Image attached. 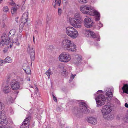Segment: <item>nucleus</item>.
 Here are the masks:
<instances>
[{
    "mask_svg": "<svg viewBox=\"0 0 128 128\" xmlns=\"http://www.w3.org/2000/svg\"><path fill=\"white\" fill-rule=\"evenodd\" d=\"M115 102L117 103L118 104H119L120 103V101L117 99H116Z\"/></svg>",
    "mask_w": 128,
    "mask_h": 128,
    "instance_id": "nucleus-43",
    "label": "nucleus"
},
{
    "mask_svg": "<svg viewBox=\"0 0 128 128\" xmlns=\"http://www.w3.org/2000/svg\"><path fill=\"white\" fill-rule=\"evenodd\" d=\"M49 20H50V19L49 18H48Z\"/></svg>",
    "mask_w": 128,
    "mask_h": 128,
    "instance_id": "nucleus-60",
    "label": "nucleus"
},
{
    "mask_svg": "<svg viewBox=\"0 0 128 128\" xmlns=\"http://www.w3.org/2000/svg\"><path fill=\"white\" fill-rule=\"evenodd\" d=\"M66 32L68 36L73 39L76 38L78 36V32L72 27H67L66 29Z\"/></svg>",
    "mask_w": 128,
    "mask_h": 128,
    "instance_id": "nucleus-6",
    "label": "nucleus"
},
{
    "mask_svg": "<svg viewBox=\"0 0 128 128\" xmlns=\"http://www.w3.org/2000/svg\"><path fill=\"white\" fill-rule=\"evenodd\" d=\"M105 93L106 95V99L107 100H110L111 98L113 96V94L112 92L109 90L107 92H106Z\"/></svg>",
    "mask_w": 128,
    "mask_h": 128,
    "instance_id": "nucleus-20",
    "label": "nucleus"
},
{
    "mask_svg": "<svg viewBox=\"0 0 128 128\" xmlns=\"http://www.w3.org/2000/svg\"><path fill=\"white\" fill-rule=\"evenodd\" d=\"M18 18L17 19H16V22H17V23H18Z\"/></svg>",
    "mask_w": 128,
    "mask_h": 128,
    "instance_id": "nucleus-50",
    "label": "nucleus"
},
{
    "mask_svg": "<svg viewBox=\"0 0 128 128\" xmlns=\"http://www.w3.org/2000/svg\"><path fill=\"white\" fill-rule=\"evenodd\" d=\"M8 48H5L3 50V52L4 53H6L8 50Z\"/></svg>",
    "mask_w": 128,
    "mask_h": 128,
    "instance_id": "nucleus-42",
    "label": "nucleus"
},
{
    "mask_svg": "<svg viewBox=\"0 0 128 128\" xmlns=\"http://www.w3.org/2000/svg\"><path fill=\"white\" fill-rule=\"evenodd\" d=\"M61 3V0H53V5L54 8H56V6H60Z\"/></svg>",
    "mask_w": 128,
    "mask_h": 128,
    "instance_id": "nucleus-21",
    "label": "nucleus"
},
{
    "mask_svg": "<svg viewBox=\"0 0 128 128\" xmlns=\"http://www.w3.org/2000/svg\"><path fill=\"white\" fill-rule=\"evenodd\" d=\"M67 0H63L64 1H66Z\"/></svg>",
    "mask_w": 128,
    "mask_h": 128,
    "instance_id": "nucleus-55",
    "label": "nucleus"
},
{
    "mask_svg": "<svg viewBox=\"0 0 128 128\" xmlns=\"http://www.w3.org/2000/svg\"><path fill=\"white\" fill-rule=\"evenodd\" d=\"M10 88L8 86H5L3 88V91L4 93L7 94L10 92Z\"/></svg>",
    "mask_w": 128,
    "mask_h": 128,
    "instance_id": "nucleus-23",
    "label": "nucleus"
},
{
    "mask_svg": "<svg viewBox=\"0 0 128 128\" xmlns=\"http://www.w3.org/2000/svg\"><path fill=\"white\" fill-rule=\"evenodd\" d=\"M37 88V90H38V88Z\"/></svg>",
    "mask_w": 128,
    "mask_h": 128,
    "instance_id": "nucleus-58",
    "label": "nucleus"
},
{
    "mask_svg": "<svg viewBox=\"0 0 128 128\" xmlns=\"http://www.w3.org/2000/svg\"><path fill=\"white\" fill-rule=\"evenodd\" d=\"M80 10L83 14L91 16L95 15V20L96 21L99 20L100 19V13L95 10L92 7L88 6H82L80 7Z\"/></svg>",
    "mask_w": 128,
    "mask_h": 128,
    "instance_id": "nucleus-1",
    "label": "nucleus"
},
{
    "mask_svg": "<svg viewBox=\"0 0 128 128\" xmlns=\"http://www.w3.org/2000/svg\"><path fill=\"white\" fill-rule=\"evenodd\" d=\"M30 87L32 88H33V86H30Z\"/></svg>",
    "mask_w": 128,
    "mask_h": 128,
    "instance_id": "nucleus-54",
    "label": "nucleus"
},
{
    "mask_svg": "<svg viewBox=\"0 0 128 128\" xmlns=\"http://www.w3.org/2000/svg\"><path fill=\"white\" fill-rule=\"evenodd\" d=\"M20 44L19 43L17 44V45L18 46H19Z\"/></svg>",
    "mask_w": 128,
    "mask_h": 128,
    "instance_id": "nucleus-52",
    "label": "nucleus"
},
{
    "mask_svg": "<svg viewBox=\"0 0 128 128\" xmlns=\"http://www.w3.org/2000/svg\"><path fill=\"white\" fill-rule=\"evenodd\" d=\"M20 128H29V126H24L23 124H22L20 127Z\"/></svg>",
    "mask_w": 128,
    "mask_h": 128,
    "instance_id": "nucleus-40",
    "label": "nucleus"
},
{
    "mask_svg": "<svg viewBox=\"0 0 128 128\" xmlns=\"http://www.w3.org/2000/svg\"><path fill=\"white\" fill-rule=\"evenodd\" d=\"M8 103L9 104L13 103V100L12 98L10 96H8L6 100Z\"/></svg>",
    "mask_w": 128,
    "mask_h": 128,
    "instance_id": "nucleus-25",
    "label": "nucleus"
},
{
    "mask_svg": "<svg viewBox=\"0 0 128 128\" xmlns=\"http://www.w3.org/2000/svg\"><path fill=\"white\" fill-rule=\"evenodd\" d=\"M84 22L85 26L88 28H91L94 24L92 19L90 17L87 16L84 19Z\"/></svg>",
    "mask_w": 128,
    "mask_h": 128,
    "instance_id": "nucleus-10",
    "label": "nucleus"
},
{
    "mask_svg": "<svg viewBox=\"0 0 128 128\" xmlns=\"http://www.w3.org/2000/svg\"><path fill=\"white\" fill-rule=\"evenodd\" d=\"M46 74L47 75L48 78H50V76L51 75H52V73L51 72L50 69V68L46 72Z\"/></svg>",
    "mask_w": 128,
    "mask_h": 128,
    "instance_id": "nucleus-28",
    "label": "nucleus"
},
{
    "mask_svg": "<svg viewBox=\"0 0 128 128\" xmlns=\"http://www.w3.org/2000/svg\"><path fill=\"white\" fill-rule=\"evenodd\" d=\"M4 104H2V102H0V109L2 110H4Z\"/></svg>",
    "mask_w": 128,
    "mask_h": 128,
    "instance_id": "nucleus-34",
    "label": "nucleus"
},
{
    "mask_svg": "<svg viewBox=\"0 0 128 128\" xmlns=\"http://www.w3.org/2000/svg\"><path fill=\"white\" fill-rule=\"evenodd\" d=\"M3 10L4 12H9V9L8 6L4 7L3 9Z\"/></svg>",
    "mask_w": 128,
    "mask_h": 128,
    "instance_id": "nucleus-31",
    "label": "nucleus"
},
{
    "mask_svg": "<svg viewBox=\"0 0 128 128\" xmlns=\"http://www.w3.org/2000/svg\"><path fill=\"white\" fill-rule=\"evenodd\" d=\"M34 93H35V94L37 95V92H35Z\"/></svg>",
    "mask_w": 128,
    "mask_h": 128,
    "instance_id": "nucleus-53",
    "label": "nucleus"
},
{
    "mask_svg": "<svg viewBox=\"0 0 128 128\" xmlns=\"http://www.w3.org/2000/svg\"><path fill=\"white\" fill-rule=\"evenodd\" d=\"M16 8L13 7L11 10V12L12 14H14L16 13L17 11Z\"/></svg>",
    "mask_w": 128,
    "mask_h": 128,
    "instance_id": "nucleus-30",
    "label": "nucleus"
},
{
    "mask_svg": "<svg viewBox=\"0 0 128 128\" xmlns=\"http://www.w3.org/2000/svg\"><path fill=\"white\" fill-rule=\"evenodd\" d=\"M3 112H0V122L3 126H5L8 124V122L6 115Z\"/></svg>",
    "mask_w": 128,
    "mask_h": 128,
    "instance_id": "nucleus-9",
    "label": "nucleus"
},
{
    "mask_svg": "<svg viewBox=\"0 0 128 128\" xmlns=\"http://www.w3.org/2000/svg\"><path fill=\"white\" fill-rule=\"evenodd\" d=\"M62 73H64L66 76L68 74V72L66 70H64Z\"/></svg>",
    "mask_w": 128,
    "mask_h": 128,
    "instance_id": "nucleus-37",
    "label": "nucleus"
},
{
    "mask_svg": "<svg viewBox=\"0 0 128 128\" xmlns=\"http://www.w3.org/2000/svg\"><path fill=\"white\" fill-rule=\"evenodd\" d=\"M76 76V75H74L72 74V75L71 77H70V79L72 80Z\"/></svg>",
    "mask_w": 128,
    "mask_h": 128,
    "instance_id": "nucleus-38",
    "label": "nucleus"
},
{
    "mask_svg": "<svg viewBox=\"0 0 128 128\" xmlns=\"http://www.w3.org/2000/svg\"><path fill=\"white\" fill-rule=\"evenodd\" d=\"M31 116L30 115L27 116V117L26 118L22 124L24 126H29L30 124V120L31 119Z\"/></svg>",
    "mask_w": 128,
    "mask_h": 128,
    "instance_id": "nucleus-18",
    "label": "nucleus"
},
{
    "mask_svg": "<svg viewBox=\"0 0 128 128\" xmlns=\"http://www.w3.org/2000/svg\"><path fill=\"white\" fill-rule=\"evenodd\" d=\"M80 4H83L84 3H87L88 1L87 0H78Z\"/></svg>",
    "mask_w": 128,
    "mask_h": 128,
    "instance_id": "nucleus-32",
    "label": "nucleus"
},
{
    "mask_svg": "<svg viewBox=\"0 0 128 128\" xmlns=\"http://www.w3.org/2000/svg\"><path fill=\"white\" fill-rule=\"evenodd\" d=\"M24 71L27 74H31V70L30 68H28V69Z\"/></svg>",
    "mask_w": 128,
    "mask_h": 128,
    "instance_id": "nucleus-33",
    "label": "nucleus"
},
{
    "mask_svg": "<svg viewBox=\"0 0 128 128\" xmlns=\"http://www.w3.org/2000/svg\"><path fill=\"white\" fill-rule=\"evenodd\" d=\"M8 17L6 14H4L2 16V20L4 22L7 21L8 20Z\"/></svg>",
    "mask_w": 128,
    "mask_h": 128,
    "instance_id": "nucleus-29",
    "label": "nucleus"
},
{
    "mask_svg": "<svg viewBox=\"0 0 128 128\" xmlns=\"http://www.w3.org/2000/svg\"><path fill=\"white\" fill-rule=\"evenodd\" d=\"M13 38H12V39L11 40H8V39L6 40V46L8 48H11L13 45V43H16L18 41V39L16 38V39H13Z\"/></svg>",
    "mask_w": 128,
    "mask_h": 128,
    "instance_id": "nucleus-14",
    "label": "nucleus"
},
{
    "mask_svg": "<svg viewBox=\"0 0 128 128\" xmlns=\"http://www.w3.org/2000/svg\"><path fill=\"white\" fill-rule=\"evenodd\" d=\"M112 110V108L110 105L104 106L102 108V112L104 118L106 120H111L110 113Z\"/></svg>",
    "mask_w": 128,
    "mask_h": 128,
    "instance_id": "nucleus-5",
    "label": "nucleus"
},
{
    "mask_svg": "<svg viewBox=\"0 0 128 128\" xmlns=\"http://www.w3.org/2000/svg\"><path fill=\"white\" fill-rule=\"evenodd\" d=\"M125 106L127 108H128V104L127 103H125Z\"/></svg>",
    "mask_w": 128,
    "mask_h": 128,
    "instance_id": "nucleus-44",
    "label": "nucleus"
},
{
    "mask_svg": "<svg viewBox=\"0 0 128 128\" xmlns=\"http://www.w3.org/2000/svg\"><path fill=\"white\" fill-rule=\"evenodd\" d=\"M30 55L32 61H34V60L35 54L34 49L33 46H32L30 50Z\"/></svg>",
    "mask_w": 128,
    "mask_h": 128,
    "instance_id": "nucleus-17",
    "label": "nucleus"
},
{
    "mask_svg": "<svg viewBox=\"0 0 128 128\" xmlns=\"http://www.w3.org/2000/svg\"><path fill=\"white\" fill-rule=\"evenodd\" d=\"M88 34L90 35L91 37L92 38H96L97 41H100V36L92 32H88Z\"/></svg>",
    "mask_w": 128,
    "mask_h": 128,
    "instance_id": "nucleus-15",
    "label": "nucleus"
},
{
    "mask_svg": "<svg viewBox=\"0 0 128 128\" xmlns=\"http://www.w3.org/2000/svg\"><path fill=\"white\" fill-rule=\"evenodd\" d=\"M82 56H80L77 55L76 56V63L79 64L82 60Z\"/></svg>",
    "mask_w": 128,
    "mask_h": 128,
    "instance_id": "nucleus-24",
    "label": "nucleus"
},
{
    "mask_svg": "<svg viewBox=\"0 0 128 128\" xmlns=\"http://www.w3.org/2000/svg\"><path fill=\"white\" fill-rule=\"evenodd\" d=\"M88 122L94 125L97 124V120L96 118L94 117H89L88 118Z\"/></svg>",
    "mask_w": 128,
    "mask_h": 128,
    "instance_id": "nucleus-16",
    "label": "nucleus"
},
{
    "mask_svg": "<svg viewBox=\"0 0 128 128\" xmlns=\"http://www.w3.org/2000/svg\"><path fill=\"white\" fill-rule=\"evenodd\" d=\"M3 63H5L4 60H0V66H2Z\"/></svg>",
    "mask_w": 128,
    "mask_h": 128,
    "instance_id": "nucleus-36",
    "label": "nucleus"
},
{
    "mask_svg": "<svg viewBox=\"0 0 128 128\" xmlns=\"http://www.w3.org/2000/svg\"><path fill=\"white\" fill-rule=\"evenodd\" d=\"M4 60L5 63H10L12 62V59L11 57L7 56Z\"/></svg>",
    "mask_w": 128,
    "mask_h": 128,
    "instance_id": "nucleus-26",
    "label": "nucleus"
},
{
    "mask_svg": "<svg viewBox=\"0 0 128 128\" xmlns=\"http://www.w3.org/2000/svg\"><path fill=\"white\" fill-rule=\"evenodd\" d=\"M16 32V30L14 29H13L10 30L8 34V37L9 40H11L15 36Z\"/></svg>",
    "mask_w": 128,
    "mask_h": 128,
    "instance_id": "nucleus-19",
    "label": "nucleus"
},
{
    "mask_svg": "<svg viewBox=\"0 0 128 128\" xmlns=\"http://www.w3.org/2000/svg\"><path fill=\"white\" fill-rule=\"evenodd\" d=\"M48 18L47 19V20H48Z\"/></svg>",
    "mask_w": 128,
    "mask_h": 128,
    "instance_id": "nucleus-59",
    "label": "nucleus"
},
{
    "mask_svg": "<svg viewBox=\"0 0 128 128\" xmlns=\"http://www.w3.org/2000/svg\"><path fill=\"white\" fill-rule=\"evenodd\" d=\"M29 47H30V46H28V48H29Z\"/></svg>",
    "mask_w": 128,
    "mask_h": 128,
    "instance_id": "nucleus-61",
    "label": "nucleus"
},
{
    "mask_svg": "<svg viewBox=\"0 0 128 128\" xmlns=\"http://www.w3.org/2000/svg\"><path fill=\"white\" fill-rule=\"evenodd\" d=\"M17 94H18V92H17Z\"/></svg>",
    "mask_w": 128,
    "mask_h": 128,
    "instance_id": "nucleus-57",
    "label": "nucleus"
},
{
    "mask_svg": "<svg viewBox=\"0 0 128 128\" xmlns=\"http://www.w3.org/2000/svg\"><path fill=\"white\" fill-rule=\"evenodd\" d=\"M30 78H28L27 79V80L28 81H30Z\"/></svg>",
    "mask_w": 128,
    "mask_h": 128,
    "instance_id": "nucleus-47",
    "label": "nucleus"
},
{
    "mask_svg": "<svg viewBox=\"0 0 128 128\" xmlns=\"http://www.w3.org/2000/svg\"><path fill=\"white\" fill-rule=\"evenodd\" d=\"M42 10H40V14H42Z\"/></svg>",
    "mask_w": 128,
    "mask_h": 128,
    "instance_id": "nucleus-46",
    "label": "nucleus"
},
{
    "mask_svg": "<svg viewBox=\"0 0 128 128\" xmlns=\"http://www.w3.org/2000/svg\"><path fill=\"white\" fill-rule=\"evenodd\" d=\"M29 68H30L29 66L27 64L25 63L23 64L22 68L24 70H26Z\"/></svg>",
    "mask_w": 128,
    "mask_h": 128,
    "instance_id": "nucleus-27",
    "label": "nucleus"
},
{
    "mask_svg": "<svg viewBox=\"0 0 128 128\" xmlns=\"http://www.w3.org/2000/svg\"><path fill=\"white\" fill-rule=\"evenodd\" d=\"M34 40H35L34 36H33V41H34V43L35 42Z\"/></svg>",
    "mask_w": 128,
    "mask_h": 128,
    "instance_id": "nucleus-48",
    "label": "nucleus"
},
{
    "mask_svg": "<svg viewBox=\"0 0 128 128\" xmlns=\"http://www.w3.org/2000/svg\"><path fill=\"white\" fill-rule=\"evenodd\" d=\"M57 110H58V111H59L60 112V108L59 107H58L57 108Z\"/></svg>",
    "mask_w": 128,
    "mask_h": 128,
    "instance_id": "nucleus-45",
    "label": "nucleus"
},
{
    "mask_svg": "<svg viewBox=\"0 0 128 128\" xmlns=\"http://www.w3.org/2000/svg\"><path fill=\"white\" fill-rule=\"evenodd\" d=\"M122 89L124 93L128 94V84H124Z\"/></svg>",
    "mask_w": 128,
    "mask_h": 128,
    "instance_id": "nucleus-22",
    "label": "nucleus"
},
{
    "mask_svg": "<svg viewBox=\"0 0 128 128\" xmlns=\"http://www.w3.org/2000/svg\"><path fill=\"white\" fill-rule=\"evenodd\" d=\"M127 114H128V111L127 113Z\"/></svg>",
    "mask_w": 128,
    "mask_h": 128,
    "instance_id": "nucleus-56",
    "label": "nucleus"
},
{
    "mask_svg": "<svg viewBox=\"0 0 128 128\" xmlns=\"http://www.w3.org/2000/svg\"><path fill=\"white\" fill-rule=\"evenodd\" d=\"M97 93L98 95L97 96H98L96 98V100L97 106L100 107L104 104L106 98L102 94V90H99L97 92Z\"/></svg>",
    "mask_w": 128,
    "mask_h": 128,
    "instance_id": "nucleus-4",
    "label": "nucleus"
},
{
    "mask_svg": "<svg viewBox=\"0 0 128 128\" xmlns=\"http://www.w3.org/2000/svg\"><path fill=\"white\" fill-rule=\"evenodd\" d=\"M31 96H32V95H31Z\"/></svg>",
    "mask_w": 128,
    "mask_h": 128,
    "instance_id": "nucleus-62",
    "label": "nucleus"
},
{
    "mask_svg": "<svg viewBox=\"0 0 128 128\" xmlns=\"http://www.w3.org/2000/svg\"><path fill=\"white\" fill-rule=\"evenodd\" d=\"M80 107L78 108L76 107L73 110V113L77 117L80 118L81 112L85 114L89 113L90 112L87 108V106L86 104L84 102H81L79 103Z\"/></svg>",
    "mask_w": 128,
    "mask_h": 128,
    "instance_id": "nucleus-2",
    "label": "nucleus"
},
{
    "mask_svg": "<svg viewBox=\"0 0 128 128\" xmlns=\"http://www.w3.org/2000/svg\"><path fill=\"white\" fill-rule=\"evenodd\" d=\"M28 12H25L22 15V17L20 21V28H22L24 26V24L27 22L28 19Z\"/></svg>",
    "mask_w": 128,
    "mask_h": 128,
    "instance_id": "nucleus-8",
    "label": "nucleus"
},
{
    "mask_svg": "<svg viewBox=\"0 0 128 128\" xmlns=\"http://www.w3.org/2000/svg\"><path fill=\"white\" fill-rule=\"evenodd\" d=\"M74 18L78 23V26L80 28L82 27V24L83 20L82 18L80 12H77L74 15Z\"/></svg>",
    "mask_w": 128,
    "mask_h": 128,
    "instance_id": "nucleus-12",
    "label": "nucleus"
},
{
    "mask_svg": "<svg viewBox=\"0 0 128 128\" xmlns=\"http://www.w3.org/2000/svg\"><path fill=\"white\" fill-rule=\"evenodd\" d=\"M62 12V10L60 8L58 9V12L59 15L60 16L61 15Z\"/></svg>",
    "mask_w": 128,
    "mask_h": 128,
    "instance_id": "nucleus-35",
    "label": "nucleus"
},
{
    "mask_svg": "<svg viewBox=\"0 0 128 128\" xmlns=\"http://www.w3.org/2000/svg\"><path fill=\"white\" fill-rule=\"evenodd\" d=\"M69 22L70 24L76 28H80V26H78V23L76 20L75 18H70L69 19Z\"/></svg>",
    "mask_w": 128,
    "mask_h": 128,
    "instance_id": "nucleus-13",
    "label": "nucleus"
},
{
    "mask_svg": "<svg viewBox=\"0 0 128 128\" xmlns=\"http://www.w3.org/2000/svg\"><path fill=\"white\" fill-rule=\"evenodd\" d=\"M98 24V28L100 29V28L103 26V24L100 22H99Z\"/></svg>",
    "mask_w": 128,
    "mask_h": 128,
    "instance_id": "nucleus-39",
    "label": "nucleus"
},
{
    "mask_svg": "<svg viewBox=\"0 0 128 128\" xmlns=\"http://www.w3.org/2000/svg\"><path fill=\"white\" fill-rule=\"evenodd\" d=\"M35 33L37 35L38 34V32H37L36 31Z\"/></svg>",
    "mask_w": 128,
    "mask_h": 128,
    "instance_id": "nucleus-49",
    "label": "nucleus"
},
{
    "mask_svg": "<svg viewBox=\"0 0 128 128\" xmlns=\"http://www.w3.org/2000/svg\"><path fill=\"white\" fill-rule=\"evenodd\" d=\"M62 47L69 51L75 52L76 50V46L74 42L68 39H65L61 44Z\"/></svg>",
    "mask_w": 128,
    "mask_h": 128,
    "instance_id": "nucleus-3",
    "label": "nucleus"
},
{
    "mask_svg": "<svg viewBox=\"0 0 128 128\" xmlns=\"http://www.w3.org/2000/svg\"><path fill=\"white\" fill-rule=\"evenodd\" d=\"M2 0H0V4L2 2Z\"/></svg>",
    "mask_w": 128,
    "mask_h": 128,
    "instance_id": "nucleus-51",
    "label": "nucleus"
},
{
    "mask_svg": "<svg viewBox=\"0 0 128 128\" xmlns=\"http://www.w3.org/2000/svg\"><path fill=\"white\" fill-rule=\"evenodd\" d=\"M10 84L12 89L14 90H17L20 88V83L17 80H13L10 82Z\"/></svg>",
    "mask_w": 128,
    "mask_h": 128,
    "instance_id": "nucleus-11",
    "label": "nucleus"
},
{
    "mask_svg": "<svg viewBox=\"0 0 128 128\" xmlns=\"http://www.w3.org/2000/svg\"><path fill=\"white\" fill-rule=\"evenodd\" d=\"M71 58L70 54L68 53L64 52L60 54L59 59L60 61L64 62H67L71 60Z\"/></svg>",
    "mask_w": 128,
    "mask_h": 128,
    "instance_id": "nucleus-7",
    "label": "nucleus"
},
{
    "mask_svg": "<svg viewBox=\"0 0 128 128\" xmlns=\"http://www.w3.org/2000/svg\"><path fill=\"white\" fill-rule=\"evenodd\" d=\"M52 95L53 96V98L54 101L56 102H57V100L56 98L54 96L53 94H52Z\"/></svg>",
    "mask_w": 128,
    "mask_h": 128,
    "instance_id": "nucleus-41",
    "label": "nucleus"
}]
</instances>
